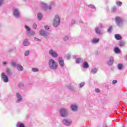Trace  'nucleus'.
<instances>
[{
  "mask_svg": "<svg viewBox=\"0 0 127 127\" xmlns=\"http://www.w3.org/2000/svg\"><path fill=\"white\" fill-rule=\"evenodd\" d=\"M49 65L50 69H52V70H56V69L58 68L57 63L52 59H50L49 61Z\"/></svg>",
  "mask_w": 127,
  "mask_h": 127,
  "instance_id": "1",
  "label": "nucleus"
},
{
  "mask_svg": "<svg viewBox=\"0 0 127 127\" xmlns=\"http://www.w3.org/2000/svg\"><path fill=\"white\" fill-rule=\"evenodd\" d=\"M60 24V18L58 15H56L54 18V26L57 27Z\"/></svg>",
  "mask_w": 127,
  "mask_h": 127,
  "instance_id": "2",
  "label": "nucleus"
},
{
  "mask_svg": "<svg viewBox=\"0 0 127 127\" xmlns=\"http://www.w3.org/2000/svg\"><path fill=\"white\" fill-rule=\"evenodd\" d=\"M115 22L118 24V26H121L124 23V20L121 17L117 16L115 18Z\"/></svg>",
  "mask_w": 127,
  "mask_h": 127,
  "instance_id": "3",
  "label": "nucleus"
},
{
  "mask_svg": "<svg viewBox=\"0 0 127 127\" xmlns=\"http://www.w3.org/2000/svg\"><path fill=\"white\" fill-rule=\"evenodd\" d=\"M60 113L61 116L63 118H65V117H67L68 116V114L67 113V109L65 108H61L60 109Z\"/></svg>",
  "mask_w": 127,
  "mask_h": 127,
  "instance_id": "4",
  "label": "nucleus"
},
{
  "mask_svg": "<svg viewBox=\"0 0 127 127\" xmlns=\"http://www.w3.org/2000/svg\"><path fill=\"white\" fill-rule=\"evenodd\" d=\"M1 77L2 79H3V82H4V83H7L8 82V77L5 75V73H2L1 74Z\"/></svg>",
  "mask_w": 127,
  "mask_h": 127,
  "instance_id": "5",
  "label": "nucleus"
},
{
  "mask_svg": "<svg viewBox=\"0 0 127 127\" xmlns=\"http://www.w3.org/2000/svg\"><path fill=\"white\" fill-rule=\"evenodd\" d=\"M59 64L60 65V66L64 67V66H65V64H64V60H63V58L62 57H59Z\"/></svg>",
  "mask_w": 127,
  "mask_h": 127,
  "instance_id": "6",
  "label": "nucleus"
},
{
  "mask_svg": "<svg viewBox=\"0 0 127 127\" xmlns=\"http://www.w3.org/2000/svg\"><path fill=\"white\" fill-rule=\"evenodd\" d=\"M49 54L53 56V57H58V54L56 52H54V51L51 50L49 51Z\"/></svg>",
  "mask_w": 127,
  "mask_h": 127,
  "instance_id": "7",
  "label": "nucleus"
},
{
  "mask_svg": "<svg viewBox=\"0 0 127 127\" xmlns=\"http://www.w3.org/2000/svg\"><path fill=\"white\" fill-rule=\"evenodd\" d=\"M13 15L14 16H16V17H18L19 16V13L18 12V10L16 8H14L13 11Z\"/></svg>",
  "mask_w": 127,
  "mask_h": 127,
  "instance_id": "8",
  "label": "nucleus"
},
{
  "mask_svg": "<svg viewBox=\"0 0 127 127\" xmlns=\"http://www.w3.org/2000/svg\"><path fill=\"white\" fill-rule=\"evenodd\" d=\"M40 34L42 36H44V37H47V36H48V35H49V33L43 30H41Z\"/></svg>",
  "mask_w": 127,
  "mask_h": 127,
  "instance_id": "9",
  "label": "nucleus"
},
{
  "mask_svg": "<svg viewBox=\"0 0 127 127\" xmlns=\"http://www.w3.org/2000/svg\"><path fill=\"white\" fill-rule=\"evenodd\" d=\"M63 123L65 126H70V125L72 124V122H68V121L66 119H64L63 121Z\"/></svg>",
  "mask_w": 127,
  "mask_h": 127,
  "instance_id": "10",
  "label": "nucleus"
},
{
  "mask_svg": "<svg viewBox=\"0 0 127 127\" xmlns=\"http://www.w3.org/2000/svg\"><path fill=\"white\" fill-rule=\"evenodd\" d=\"M114 36L117 40H122V36H121L120 35L116 34H115Z\"/></svg>",
  "mask_w": 127,
  "mask_h": 127,
  "instance_id": "11",
  "label": "nucleus"
},
{
  "mask_svg": "<svg viewBox=\"0 0 127 127\" xmlns=\"http://www.w3.org/2000/svg\"><path fill=\"white\" fill-rule=\"evenodd\" d=\"M30 43L29 42H28V40L25 39L24 41V42L23 43V45L24 46H28V45H29Z\"/></svg>",
  "mask_w": 127,
  "mask_h": 127,
  "instance_id": "12",
  "label": "nucleus"
},
{
  "mask_svg": "<svg viewBox=\"0 0 127 127\" xmlns=\"http://www.w3.org/2000/svg\"><path fill=\"white\" fill-rule=\"evenodd\" d=\"M108 64H109L110 65H113L114 64V59L113 57L110 58V61L108 62Z\"/></svg>",
  "mask_w": 127,
  "mask_h": 127,
  "instance_id": "13",
  "label": "nucleus"
},
{
  "mask_svg": "<svg viewBox=\"0 0 127 127\" xmlns=\"http://www.w3.org/2000/svg\"><path fill=\"white\" fill-rule=\"evenodd\" d=\"M124 64H118V68L119 69V70H123V69H124Z\"/></svg>",
  "mask_w": 127,
  "mask_h": 127,
  "instance_id": "14",
  "label": "nucleus"
},
{
  "mask_svg": "<svg viewBox=\"0 0 127 127\" xmlns=\"http://www.w3.org/2000/svg\"><path fill=\"white\" fill-rule=\"evenodd\" d=\"M17 69L18 71H23V66L20 64H18L17 65Z\"/></svg>",
  "mask_w": 127,
  "mask_h": 127,
  "instance_id": "15",
  "label": "nucleus"
},
{
  "mask_svg": "<svg viewBox=\"0 0 127 127\" xmlns=\"http://www.w3.org/2000/svg\"><path fill=\"white\" fill-rule=\"evenodd\" d=\"M16 97L18 98V102H20L22 100V98L21 97V95H20V94L17 93L16 94Z\"/></svg>",
  "mask_w": 127,
  "mask_h": 127,
  "instance_id": "16",
  "label": "nucleus"
},
{
  "mask_svg": "<svg viewBox=\"0 0 127 127\" xmlns=\"http://www.w3.org/2000/svg\"><path fill=\"white\" fill-rule=\"evenodd\" d=\"M70 108L72 111H77V110H78V108L76 105H71Z\"/></svg>",
  "mask_w": 127,
  "mask_h": 127,
  "instance_id": "17",
  "label": "nucleus"
},
{
  "mask_svg": "<svg viewBox=\"0 0 127 127\" xmlns=\"http://www.w3.org/2000/svg\"><path fill=\"white\" fill-rule=\"evenodd\" d=\"M100 41V39L94 38L92 41V43H98Z\"/></svg>",
  "mask_w": 127,
  "mask_h": 127,
  "instance_id": "18",
  "label": "nucleus"
},
{
  "mask_svg": "<svg viewBox=\"0 0 127 127\" xmlns=\"http://www.w3.org/2000/svg\"><path fill=\"white\" fill-rule=\"evenodd\" d=\"M83 68H87L89 67V64H88L87 62H84L83 64Z\"/></svg>",
  "mask_w": 127,
  "mask_h": 127,
  "instance_id": "19",
  "label": "nucleus"
},
{
  "mask_svg": "<svg viewBox=\"0 0 127 127\" xmlns=\"http://www.w3.org/2000/svg\"><path fill=\"white\" fill-rule=\"evenodd\" d=\"M95 32L97 34H101V30L99 28L96 27L95 28Z\"/></svg>",
  "mask_w": 127,
  "mask_h": 127,
  "instance_id": "20",
  "label": "nucleus"
},
{
  "mask_svg": "<svg viewBox=\"0 0 127 127\" xmlns=\"http://www.w3.org/2000/svg\"><path fill=\"white\" fill-rule=\"evenodd\" d=\"M81 62H83V59H82V58H78L76 59V63H77V64H79L81 63Z\"/></svg>",
  "mask_w": 127,
  "mask_h": 127,
  "instance_id": "21",
  "label": "nucleus"
},
{
  "mask_svg": "<svg viewBox=\"0 0 127 127\" xmlns=\"http://www.w3.org/2000/svg\"><path fill=\"white\" fill-rule=\"evenodd\" d=\"M116 3L117 5H119V6H122V4H123L120 1H116Z\"/></svg>",
  "mask_w": 127,
  "mask_h": 127,
  "instance_id": "22",
  "label": "nucleus"
},
{
  "mask_svg": "<svg viewBox=\"0 0 127 127\" xmlns=\"http://www.w3.org/2000/svg\"><path fill=\"white\" fill-rule=\"evenodd\" d=\"M114 51L115 53H120L121 50H120L119 48H115L114 49Z\"/></svg>",
  "mask_w": 127,
  "mask_h": 127,
  "instance_id": "23",
  "label": "nucleus"
},
{
  "mask_svg": "<svg viewBox=\"0 0 127 127\" xmlns=\"http://www.w3.org/2000/svg\"><path fill=\"white\" fill-rule=\"evenodd\" d=\"M34 40L35 41H38V42H40L41 41V39H40L36 37H34Z\"/></svg>",
  "mask_w": 127,
  "mask_h": 127,
  "instance_id": "24",
  "label": "nucleus"
},
{
  "mask_svg": "<svg viewBox=\"0 0 127 127\" xmlns=\"http://www.w3.org/2000/svg\"><path fill=\"white\" fill-rule=\"evenodd\" d=\"M42 17V14L41 13L38 14V18L39 20L41 19Z\"/></svg>",
  "mask_w": 127,
  "mask_h": 127,
  "instance_id": "25",
  "label": "nucleus"
},
{
  "mask_svg": "<svg viewBox=\"0 0 127 127\" xmlns=\"http://www.w3.org/2000/svg\"><path fill=\"white\" fill-rule=\"evenodd\" d=\"M112 29H113V27H112V26H110L108 28V32H111V31H112Z\"/></svg>",
  "mask_w": 127,
  "mask_h": 127,
  "instance_id": "26",
  "label": "nucleus"
},
{
  "mask_svg": "<svg viewBox=\"0 0 127 127\" xmlns=\"http://www.w3.org/2000/svg\"><path fill=\"white\" fill-rule=\"evenodd\" d=\"M116 10H117V7L116 6L113 7L111 9V11L113 12L116 11Z\"/></svg>",
  "mask_w": 127,
  "mask_h": 127,
  "instance_id": "27",
  "label": "nucleus"
},
{
  "mask_svg": "<svg viewBox=\"0 0 127 127\" xmlns=\"http://www.w3.org/2000/svg\"><path fill=\"white\" fill-rule=\"evenodd\" d=\"M92 72L93 73V74H96V73H97V69L96 68L93 69L92 70Z\"/></svg>",
  "mask_w": 127,
  "mask_h": 127,
  "instance_id": "28",
  "label": "nucleus"
},
{
  "mask_svg": "<svg viewBox=\"0 0 127 127\" xmlns=\"http://www.w3.org/2000/svg\"><path fill=\"white\" fill-rule=\"evenodd\" d=\"M25 28H26V30L28 32L30 31V28H29V27H28V26H25Z\"/></svg>",
  "mask_w": 127,
  "mask_h": 127,
  "instance_id": "29",
  "label": "nucleus"
},
{
  "mask_svg": "<svg viewBox=\"0 0 127 127\" xmlns=\"http://www.w3.org/2000/svg\"><path fill=\"white\" fill-rule=\"evenodd\" d=\"M89 7L90 8H95V6L92 4H90L88 5Z\"/></svg>",
  "mask_w": 127,
  "mask_h": 127,
  "instance_id": "30",
  "label": "nucleus"
},
{
  "mask_svg": "<svg viewBox=\"0 0 127 127\" xmlns=\"http://www.w3.org/2000/svg\"><path fill=\"white\" fill-rule=\"evenodd\" d=\"M32 70L33 72H38V69L36 68H33Z\"/></svg>",
  "mask_w": 127,
  "mask_h": 127,
  "instance_id": "31",
  "label": "nucleus"
},
{
  "mask_svg": "<svg viewBox=\"0 0 127 127\" xmlns=\"http://www.w3.org/2000/svg\"><path fill=\"white\" fill-rule=\"evenodd\" d=\"M19 127H25L24 126V124H22V123H20L18 124Z\"/></svg>",
  "mask_w": 127,
  "mask_h": 127,
  "instance_id": "32",
  "label": "nucleus"
},
{
  "mask_svg": "<svg viewBox=\"0 0 127 127\" xmlns=\"http://www.w3.org/2000/svg\"><path fill=\"white\" fill-rule=\"evenodd\" d=\"M42 7H46V8H48V7H47V6H46V4H45V3H43L42 4Z\"/></svg>",
  "mask_w": 127,
  "mask_h": 127,
  "instance_id": "33",
  "label": "nucleus"
},
{
  "mask_svg": "<svg viewBox=\"0 0 127 127\" xmlns=\"http://www.w3.org/2000/svg\"><path fill=\"white\" fill-rule=\"evenodd\" d=\"M84 85H85V83H84V82H81V83L79 84V87H80V88H82V87H83V86H84Z\"/></svg>",
  "mask_w": 127,
  "mask_h": 127,
  "instance_id": "34",
  "label": "nucleus"
},
{
  "mask_svg": "<svg viewBox=\"0 0 127 127\" xmlns=\"http://www.w3.org/2000/svg\"><path fill=\"white\" fill-rule=\"evenodd\" d=\"M27 55H29V51H26L25 53V56H27Z\"/></svg>",
  "mask_w": 127,
  "mask_h": 127,
  "instance_id": "35",
  "label": "nucleus"
},
{
  "mask_svg": "<svg viewBox=\"0 0 127 127\" xmlns=\"http://www.w3.org/2000/svg\"><path fill=\"white\" fill-rule=\"evenodd\" d=\"M6 73H7V74H10V69L9 68H8L6 69Z\"/></svg>",
  "mask_w": 127,
  "mask_h": 127,
  "instance_id": "36",
  "label": "nucleus"
},
{
  "mask_svg": "<svg viewBox=\"0 0 127 127\" xmlns=\"http://www.w3.org/2000/svg\"><path fill=\"white\" fill-rule=\"evenodd\" d=\"M11 65L13 67H15L16 66V64H15V63H14V62H12L11 63Z\"/></svg>",
  "mask_w": 127,
  "mask_h": 127,
  "instance_id": "37",
  "label": "nucleus"
},
{
  "mask_svg": "<svg viewBox=\"0 0 127 127\" xmlns=\"http://www.w3.org/2000/svg\"><path fill=\"white\" fill-rule=\"evenodd\" d=\"M45 29H46V30H48V29H49V27L47 25H45Z\"/></svg>",
  "mask_w": 127,
  "mask_h": 127,
  "instance_id": "38",
  "label": "nucleus"
},
{
  "mask_svg": "<svg viewBox=\"0 0 127 127\" xmlns=\"http://www.w3.org/2000/svg\"><path fill=\"white\" fill-rule=\"evenodd\" d=\"M117 81L116 80H113V81H112V84H113V85H115V84L117 83Z\"/></svg>",
  "mask_w": 127,
  "mask_h": 127,
  "instance_id": "39",
  "label": "nucleus"
},
{
  "mask_svg": "<svg viewBox=\"0 0 127 127\" xmlns=\"http://www.w3.org/2000/svg\"><path fill=\"white\" fill-rule=\"evenodd\" d=\"M33 28H36V27H37V25H36V24H33Z\"/></svg>",
  "mask_w": 127,
  "mask_h": 127,
  "instance_id": "40",
  "label": "nucleus"
},
{
  "mask_svg": "<svg viewBox=\"0 0 127 127\" xmlns=\"http://www.w3.org/2000/svg\"><path fill=\"white\" fill-rule=\"evenodd\" d=\"M95 92H96V93H100V90H99V89H98V88H96V89H95Z\"/></svg>",
  "mask_w": 127,
  "mask_h": 127,
  "instance_id": "41",
  "label": "nucleus"
},
{
  "mask_svg": "<svg viewBox=\"0 0 127 127\" xmlns=\"http://www.w3.org/2000/svg\"><path fill=\"white\" fill-rule=\"evenodd\" d=\"M3 3V0H0V6Z\"/></svg>",
  "mask_w": 127,
  "mask_h": 127,
  "instance_id": "42",
  "label": "nucleus"
},
{
  "mask_svg": "<svg viewBox=\"0 0 127 127\" xmlns=\"http://www.w3.org/2000/svg\"><path fill=\"white\" fill-rule=\"evenodd\" d=\"M68 39H69V38H68V37H65V38L64 39V41H67Z\"/></svg>",
  "mask_w": 127,
  "mask_h": 127,
  "instance_id": "43",
  "label": "nucleus"
},
{
  "mask_svg": "<svg viewBox=\"0 0 127 127\" xmlns=\"http://www.w3.org/2000/svg\"><path fill=\"white\" fill-rule=\"evenodd\" d=\"M125 44H124V43H120V46H124V45Z\"/></svg>",
  "mask_w": 127,
  "mask_h": 127,
  "instance_id": "44",
  "label": "nucleus"
},
{
  "mask_svg": "<svg viewBox=\"0 0 127 127\" xmlns=\"http://www.w3.org/2000/svg\"><path fill=\"white\" fill-rule=\"evenodd\" d=\"M28 34H29L30 35H32L34 34V32H32V33H29Z\"/></svg>",
  "mask_w": 127,
  "mask_h": 127,
  "instance_id": "45",
  "label": "nucleus"
},
{
  "mask_svg": "<svg viewBox=\"0 0 127 127\" xmlns=\"http://www.w3.org/2000/svg\"><path fill=\"white\" fill-rule=\"evenodd\" d=\"M3 65H5L6 64V63L5 62H4L3 63Z\"/></svg>",
  "mask_w": 127,
  "mask_h": 127,
  "instance_id": "46",
  "label": "nucleus"
},
{
  "mask_svg": "<svg viewBox=\"0 0 127 127\" xmlns=\"http://www.w3.org/2000/svg\"><path fill=\"white\" fill-rule=\"evenodd\" d=\"M101 27H103V26L101 25Z\"/></svg>",
  "mask_w": 127,
  "mask_h": 127,
  "instance_id": "47",
  "label": "nucleus"
}]
</instances>
